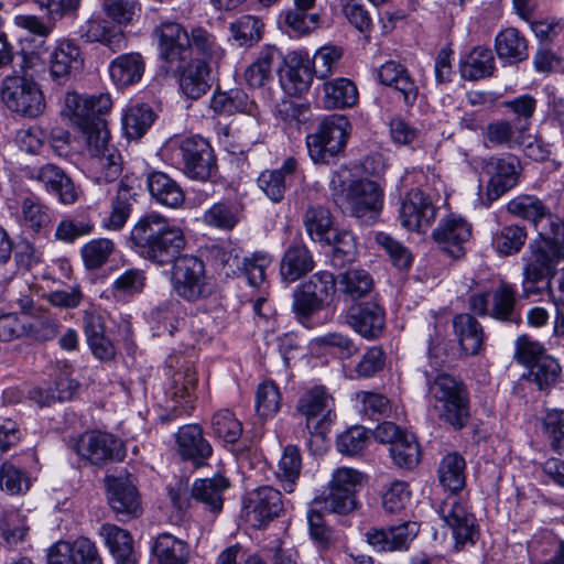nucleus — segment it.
<instances>
[{"instance_id":"nucleus-62","label":"nucleus","mask_w":564,"mask_h":564,"mask_svg":"<svg viewBox=\"0 0 564 564\" xmlns=\"http://www.w3.org/2000/svg\"><path fill=\"white\" fill-rule=\"evenodd\" d=\"M262 21L253 15H242L230 24L231 35L240 45L258 42L262 36Z\"/></svg>"},{"instance_id":"nucleus-43","label":"nucleus","mask_w":564,"mask_h":564,"mask_svg":"<svg viewBox=\"0 0 564 564\" xmlns=\"http://www.w3.org/2000/svg\"><path fill=\"white\" fill-rule=\"evenodd\" d=\"M507 210L516 217L533 223L535 226H538L539 221L546 218L550 219L552 228L555 226V224L551 221L549 208L536 196L519 195L507 204Z\"/></svg>"},{"instance_id":"nucleus-14","label":"nucleus","mask_w":564,"mask_h":564,"mask_svg":"<svg viewBox=\"0 0 564 564\" xmlns=\"http://www.w3.org/2000/svg\"><path fill=\"white\" fill-rule=\"evenodd\" d=\"M107 499L118 521L126 522L142 513L140 496L127 477L106 476Z\"/></svg>"},{"instance_id":"nucleus-41","label":"nucleus","mask_w":564,"mask_h":564,"mask_svg":"<svg viewBox=\"0 0 564 564\" xmlns=\"http://www.w3.org/2000/svg\"><path fill=\"white\" fill-rule=\"evenodd\" d=\"M153 554L160 564H187L189 546L172 534L162 533L156 538Z\"/></svg>"},{"instance_id":"nucleus-38","label":"nucleus","mask_w":564,"mask_h":564,"mask_svg":"<svg viewBox=\"0 0 564 564\" xmlns=\"http://www.w3.org/2000/svg\"><path fill=\"white\" fill-rule=\"evenodd\" d=\"M322 102L326 109L352 107L358 100L356 85L348 78H336L323 85Z\"/></svg>"},{"instance_id":"nucleus-44","label":"nucleus","mask_w":564,"mask_h":564,"mask_svg":"<svg viewBox=\"0 0 564 564\" xmlns=\"http://www.w3.org/2000/svg\"><path fill=\"white\" fill-rule=\"evenodd\" d=\"M465 459L457 453L447 454L440 463L437 474L443 487L451 494L462 490L466 482Z\"/></svg>"},{"instance_id":"nucleus-31","label":"nucleus","mask_w":564,"mask_h":564,"mask_svg":"<svg viewBox=\"0 0 564 564\" xmlns=\"http://www.w3.org/2000/svg\"><path fill=\"white\" fill-rule=\"evenodd\" d=\"M454 334L460 349L469 356L479 354L485 343L481 324L470 314H457L453 318Z\"/></svg>"},{"instance_id":"nucleus-15","label":"nucleus","mask_w":564,"mask_h":564,"mask_svg":"<svg viewBox=\"0 0 564 564\" xmlns=\"http://www.w3.org/2000/svg\"><path fill=\"white\" fill-rule=\"evenodd\" d=\"M436 216V208L429 195L419 188L405 194L399 208V221L403 228L414 232L426 231Z\"/></svg>"},{"instance_id":"nucleus-40","label":"nucleus","mask_w":564,"mask_h":564,"mask_svg":"<svg viewBox=\"0 0 564 564\" xmlns=\"http://www.w3.org/2000/svg\"><path fill=\"white\" fill-rule=\"evenodd\" d=\"M337 285L346 301H357L371 292L373 280L366 270L352 269L337 275Z\"/></svg>"},{"instance_id":"nucleus-61","label":"nucleus","mask_w":564,"mask_h":564,"mask_svg":"<svg viewBox=\"0 0 564 564\" xmlns=\"http://www.w3.org/2000/svg\"><path fill=\"white\" fill-rule=\"evenodd\" d=\"M94 230V223L87 217H69L61 220L55 230V238L70 243L76 239L88 236Z\"/></svg>"},{"instance_id":"nucleus-56","label":"nucleus","mask_w":564,"mask_h":564,"mask_svg":"<svg viewBox=\"0 0 564 564\" xmlns=\"http://www.w3.org/2000/svg\"><path fill=\"white\" fill-rule=\"evenodd\" d=\"M238 221V208L224 202L215 203L203 215L205 225L220 230H231Z\"/></svg>"},{"instance_id":"nucleus-5","label":"nucleus","mask_w":564,"mask_h":564,"mask_svg":"<svg viewBox=\"0 0 564 564\" xmlns=\"http://www.w3.org/2000/svg\"><path fill=\"white\" fill-rule=\"evenodd\" d=\"M349 134L350 123L345 116H327L306 138L310 158L315 163H329L344 151Z\"/></svg>"},{"instance_id":"nucleus-28","label":"nucleus","mask_w":564,"mask_h":564,"mask_svg":"<svg viewBox=\"0 0 564 564\" xmlns=\"http://www.w3.org/2000/svg\"><path fill=\"white\" fill-rule=\"evenodd\" d=\"M297 170L294 158H288L276 170H265L258 177L260 189L274 203L283 199L286 187L291 184Z\"/></svg>"},{"instance_id":"nucleus-4","label":"nucleus","mask_w":564,"mask_h":564,"mask_svg":"<svg viewBox=\"0 0 564 564\" xmlns=\"http://www.w3.org/2000/svg\"><path fill=\"white\" fill-rule=\"evenodd\" d=\"M426 384L437 417L454 430L463 429L469 419V398L465 384L445 372L429 378Z\"/></svg>"},{"instance_id":"nucleus-63","label":"nucleus","mask_w":564,"mask_h":564,"mask_svg":"<svg viewBox=\"0 0 564 564\" xmlns=\"http://www.w3.org/2000/svg\"><path fill=\"white\" fill-rule=\"evenodd\" d=\"M343 50L338 46L327 45L316 51L312 58L314 74L319 79L328 78L338 67Z\"/></svg>"},{"instance_id":"nucleus-7","label":"nucleus","mask_w":564,"mask_h":564,"mask_svg":"<svg viewBox=\"0 0 564 564\" xmlns=\"http://www.w3.org/2000/svg\"><path fill=\"white\" fill-rule=\"evenodd\" d=\"M1 99L7 107L29 117L39 116L44 109V99L39 85L26 77H7L0 89Z\"/></svg>"},{"instance_id":"nucleus-39","label":"nucleus","mask_w":564,"mask_h":564,"mask_svg":"<svg viewBox=\"0 0 564 564\" xmlns=\"http://www.w3.org/2000/svg\"><path fill=\"white\" fill-rule=\"evenodd\" d=\"M210 108L216 113L231 115L243 112L252 115L257 109L246 91L240 88H234L228 91H216L210 99Z\"/></svg>"},{"instance_id":"nucleus-12","label":"nucleus","mask_w":564,"mask_h":564,"mask_svg":"<svg viewBox=\"0 0 564 564\" xmlns=\"http://www.w3.org/2000/svg\"><path fill=\"white\" fill-rule=\"evenodd\" d=\"M75 449L82 458L97 466L121 460L124 457L122 442L111 434L98 431L82 434Z\"/></svg>"},{"instance_id":"nucleus-46","label":"nucleus","mask_w":564,"mask_h":564,"mask_svg":"<svg viewBox=\"0 0 564 564\" xmlns=\"http://www.w3.org/2000/svg\"><path fill=\"white\" fill-rule=\"evenodd\" d=\"M191 56L196 54V61L219 62L225 50L217 43L216 37L202 26H195L189 32Z\"/></svg>"},{"instance_id":"nucleus-22","label":"nucleus","mask_w":564,"mask_h":564,"mask_svg":"<svg viewBox=\"0 0 564 564\" xmlns=\"http://www.w3.org/2000/svg\"><path fill=\"white\" fill-rule=\"evenodd\" d=\"M98 535L113 557L116 564H137L139 553L131 533L112 523H102Z\"/></svg>"},{"instance_id":"nucleus-52","label":"nucleus","mask_w":564,"mask_h":564,"mask_svg":"<svg viewBox=\"0 0 564 564\" xmlns=\"http://www.w3.org/2000/svg\"><path fill=\"white\" fill-rule=\"evenodd\" d=\"M304 225L312 240L323 242L334 231L330 213L323 206H310L304 216Z\"/></svg>"},{"instance_id":"nucleus-35","label":"nucleus","mask_w":564,"mask_h":564,"mask_svg":"<svg viewBox=\"0 0 564 564\" xmlns=\"http://www.w3.org/2000/svg\"><path fill=\"white\" fill-rule=\"evenodd\" d=\"M196 386V372L189 367H186L184 370H178L173 375L172 383L166 393L175 403H180V409L174 406V411L186 414L191 412L195 399L194 392Z\"/></svg>"},{"instance_id":"nucleus-2","label":"nucleus","mask_w":564,"mask_h":564,"mask_svg":"<svg viewBox=\"0 0 564 564\" xmlns=\"http://www.w3.org/2000/svg\"><path fill=\"white\" fill-rule=\"evenodd\" d=\"M523 293H544L543 285L556 276L557 265L564 260V237L558 234L539 231L522 258Z\"/></svg>"},{"instance_id":"nucleus-8","label":"nucleus","mask_w":564,"mask_h":564,"mask_svg":"<svg viewBox=\"0 0 564 564\" xmlns=\"http://www.w3.org/2000/svg\"><path fill=\"white\" fill-rule=\"evenodd\" d=\"M184 174L196 181H210L217 173L216 158L209 142L198 135L188 137L178 147Z\"/></svg>"},{"instance_id":"nucleus-21","label":"nucleus","mask_w":564,"mask_h":564,"mask_svg":"<svg viewBox=\"0 0 564 564\" xmlns=\"http://www.w3.org/2000/svg\"><path fill=\"white\" fill-rule=\"evenodd\" d=\"M48 64L52 78L58 84H64L79 73L84 59L80 48L74 42L61 40L51 51Z\"/></svg>"},{"instance_id":"nucleus-59","label":"nucleus","mask_w":564,"mask_h":564,"mask_svg":"<svg viewBox=\"0 0 564 564\" xmlns=\"http://www.w3.org/2000/svg\"><path fill=\"white\" fill-rule=\"evenodd\" d=\"M214 434L227 443H236L242 434V424L229 410L216 412L212 419Z\"/></svg>"},{"instance_id":"nucleus-50","label":"nucleus","mask_w":564,"mask_h":564,"mask_svg":"<svg viewBox=\"0 0 564 564\" xmlns=\"http://www.w3.org/2000/svg\"><path fill=\"white\" fill-rule=\"evenodd\" d=\"M393 463L405 469L414 468L421 459V451L416 437L412 433L403 434V437L389 448Z\"/></svg>"},{"instance_id":"nucleus-27","label":"nucleus","mask_w":564,"mask_h":564,"mask_svg":"<svg viewBox=\"0 0 564 564\" xmlns=\"http://www.w3.org/2000/svg\"><path fill=\"white\" fill-rule=\"evenodd\" d=\"M378 79L382 85L393 87L399 91L406 106H413L419 96V87L408 69L394 62H386L378 69Z\"/></svg>"},{"instance_id":"nucleus-19","label":"nucleus","mask_w":564,"mask_h":564,"mask_svg":"<svg viewBox=\"0 0 564 564\" xmlns=\"http://www.w3.org/2000/svg\"><path fill=\"white\" fill-rule=\"evenodd\" d=\"M432 236L440 250L453 259H462L471 236V227L463 218L448 216L438 224Z\"/></svg>"},{"instance_id":"nucleus-13","label":"nucleus","mask_w":564,"mask_h":564,"mask_svg":"<svg viewBox=\"0 0 564 564\" xmlns=\"http://www.w3.org/2000/svg\"><path fill=\"white\" fill-rule=\"evenodd\" d=\"M314 63L307 51H291L284 57V65L280 69V83L283 90L290 96H302L311 88L314 74Z\"/></svg>"},{"instance_id":"nucleus-58","label":"nucleus","mask_w":564,"mask_h":564,"mask_svg":"<svg viewBox=\"0 0 564 564\" xmlns=\"http://www.w3.org/2000/svg\"><path fill=\"white\" fill-rule=\"evenodd\" d=\"M21 224L28 229L40 232L51 223L48 208L30 197L23 198L21 203Z\"/></svg>"},{"instance_id":"nucleus-20","label":"nucleus","mask_w":564,"mask_h":564,"mask_svg":"<svg viewBox=\"0 0 564 564\" xmlns=\"http://www.w3.org/2000/svg\"><path fill=\"white\" fill-rule=\"evenodd\" d=\"M47 564H102L99 551L90 539L58 541L47 552Z\"/></svg>"},{"instance_id":"nucleus-3","label":"nucleus","mask_w":564,"mask_h":564,"mask_svg":"<svg viewBox=\"0 0 564 564\" xmlns=\"http://www.w3.org/2000/svg\"><path fill=\"white\" fill-rule=\"evenodd\" d=\"M86 150L89 153L88 172L98 184L119 178L122 172L121 155L109 143L110 132L106 119H95L82 129Z\"/></svg>"},{"instance_id":"nucleus-47","label":"nucleus","mask_w":564,"mask_h":564,"mask_svg":"<svg viewBox=\"0 0 564 564\" xmlns=\"http://www.w3.org/2000/svg\"><path fill=\"white\" fill-rule=\"evenodd\" d=\"M302 468V457L300 449L295 445H288L278 464L276 478L285 492L294 491L296 480L300 477Z\"/></svg>"},{"instance_id":"nucleus-26","label":"nucleus","mask_w":564,"mask_h":564,"mask_svg":"<svg viewBox=\"0 0 564 564\" xmlns=\"http://www.w3.org/2000/svg\"><path fill=\"white\" fill-rule=\"evenodd\" d=\"M315 267L313 254L303 243H293L286 248L280 261V276L285 283H294Z\"/></svg>"},{"instance_id":"nucleus-23","label":"nucleus","mask_w":564,"mask_h":564,"mask_svg":"<svg viewBox=\"0 0 564 564\" xmlns=\"http://www.w3.org/2000/svg\"><path fill=\"white\" fill-rule=\"evenodd\" d=\"M348 325L366 339L379 337L384 329V311L376 303L351 306L347 313Z\"/></svg>"},{"instance_id":"nucleus-18","label":"nucleus","mask_w":564,"mask_h":564,"mask_svg":"<svg viewBox=\"0 0 564 564\" xmlns=\"http://www.w3.org/2000/svg\"><path fill=\"white\" fill-rule=\"evenodd\" d=\"M245 509L248 521L256 528H262L283 512L282 495L271 486L259 487L248 494Z\"/></svg>"},{"instance_id":"nucleus-24","label":"nucleus","mask_w":564,"mask_h":564,"mask_svg":"<svg viewBox=\"0 0 564 564\" xmlns=\"http://www.w3.org/2000/svg\"><path fill=\"white\" fill-rule=\"evenodd\" d=\"M176 445L182 459L192 460L197 466L202 465L213 453L209 442L204 437L203 430L197 424L180 427L176 433Z\"/></svg>"},{"instance_id":"nucleus-49","label":"nucleus","mask_w":564,"mask_h":564,"mask_svg":"<svg viewBox=\"0 0 564 564\" xmlns=\"http://www.w3.org/2000/svg\"><path fill=\"white\" fill-rule=\"evenodd\" d=\"M516 302L517 290L512 285L501 282L490 292V317L503 322L513 321Z\"/></svg>"},{"instance_id":"nucleus-1","label":"nucleus","mask_w":564,"mask_h":564,"mask_svg":"<svg viewBox=\"0 0 564 564\" xmlns=\"http://www.w3.org/2000/svg\"><path fill=\"white\" fill-rule=\"evenodd\" d=\"M135 252L156 264L171 267L173 291L183 300L196 302L207 294L206 271L202 259L182 254L187 246L184 230L156 213L141 216L130 231Z\"/></svg>"},{"instance_id":"nucleus-57","label":"nucleus","mask_w":564,"mask_h":564,"mask_svg":"<svg viewBox=\"0 0 564 564\" xmlns=\"http://www.w3.org/2000/svg\"><path fill=\"white\" fill-rule=\"evenodd\" d=\"M181 304L176 300H169L158 305L151 313L156 323V334L172 336L180 325Z\"/></svg>"},{"instance_id":"nucleus-17","label":"nucleus","mask_w":564,"mask_h":564,"mask_svg":"<svg viewBox=\"0 0 564 564\" xmlns=\"http://www.w3.org/2000/svg\"><path fill=\"white\" fill-rule=\"evenodd\" d=\"M345 209L357 218L372 219L382 205V193L370 180L352 181L345 192Z\"/></svg>"},{"instance_id":"nucleus-36","label":"nucleus","mask_w":564,"mask_h":564,"mask_svg":"<svg viewBox=\"0 0 564 564\" xmlns=\"http://www.w3.org/2000/svg\"><path fill=\"white\" fill-rule=\"evenodd\" d=\"M30 527L26 514L13 506L0 508V536L8 546L24 541Z\"/></svg>"},{"instance_id":"nucleus-48","label":"nucleus","mask_w":564,"mask_h":564,"mask_svg":"<svg viewBox=\"0 0 564 564\" xmlns=\"http://www.w3.org/2000/svg\"><path fill=\"white\" fill-rule=\"evenodd\" d=\"M525 240L527 231L524 227L506 225L492 234L491 243L500 256H512L522 249Z\"/></svg>"},{"instance_id":"nucleus-34","label":"nucleus","mask_w":564,"mask_h":564,"mask_svg":"<svg viewBox=\"0 0 564 564\" xmlns=\"http://www.w3.org/2000/svg\"><path fill=\"white\" fill-rule=\"evenodd\" d=\"M498 57L507 64H517L528 58V41L516 28L500 31L495 39Z\"/></svg>"},{"instance_id":"nucleus-33","label":"nucleus","mask_w":564,"mask_h":564,"mask_svg":"<svg viewBox=\"0 0 564 564\" xmlns=\"http://www.w3.org/2000/svg\"><path fill=\"white\" fill-rule=\"evenodd\" d=\"M145 63L140 53L131 52L116 57L109 66V74L117 86L133 85L143 76Z\"/></svg>"},{"instance_id":"nucleus-25","label":"nucleus","mask_w":564,"mask_h":564,"mask_svg":"<svg viewBox=\"0 0 564 564\" xmlns=\"http://www.w3.org/2000/svg\"><path fill=\"white\" fill-rule=\"evenodd\" d=\"M230 482L224 476L196 479L191 487L193 501L203 505L204 509L213 514H218L224 506V492Z\"/></svg>"},{"instance_id":"nucleus-29","label":"nucleus","mask_w":564,"mask_h":564,"mask_svg":"<svg viewBox=\"0 0 564 564\" xmlns=\"http://www.w3.org/2000/svg\"><path fill=\"white\" fill-rule=\"evenodd\" d=\"M177 70L180 88L187 98L198 99L209 90L210 68L205 61H187Z\"/></svg>"},{"instance_id":"nucleus-54","label":"nucleus","mask_w":564,"mask_h":564,"mask_svg":"<svg viewBox=\"0 0 564 564\" xmlns=\"http://www.w3.org/2000/svg\"><path fill=\"white\" fill-rule=\"evenodd\" d=\"M105 15L120 25L131 24L141 12L139 0H99Z\"/></svg>"},{"instance_id":"nucleus-32","label":"nucleus","mask_w":564,"mask_h":564,"mask_svg":"<svg viewBox=\"0 0 564 564\" xmlns=\"http://www.w3.org/2000/svg\"><path fill=\"white\" fill-rule=\"evenodd\" d=\"M148 188L152 198L163 206L177 208L183 205L185 195L178 183L163 172H153L148 176Z\"/></svg>"},{"instance_id":"nucleus-53","label":"nucleus","mask_w":564,"mask_h":564,"mask_svg":"<svg viewBox=\"0 0 564 564\" xmlns=\"http://www.w3.org/2000/svg\"><path fill=\"white\" fill-rule=\"evenodd\" d=\"M561 372L562 368L555 358L542 357L529 368L527 378L539 390H549L556 383Z\"/></svg>"},{"instance_id":"nucleus-16","label":"nucleus","mask_w":564,"mask_h":564,"mask_svg":"<svg viewBox=\"0 0 564 564\" xmlns=\"http://www.w3.org/2000/svg\"><path fill=\"white\" fill-rule=\"evenodd\" d=\"M484 171L489 176L488 198L496 200L518 184L521 164L519 159L512 154L490 156L485 162Z\"/></svg>"},{"instance_id":"nucleus-42","label":"nucleus","mask_w":564,"mask_h":564,"mask_svg":"<svg viewBox=\"0 0 564 564\" xmlns=\"http://www.w3.org/2000/svg\"><path fill=\"white\" fill-rule=\"evenodd\" d=\"M495 70V57L490 48L477 46L471 50L460 64L465 79L478 80L491 76Z\"/></svg>"},{"instance_id":"nucleus-10","label":"nucleus","mask_w":564,"mask_h":564,"mask_svg":"<svg viewBox=\"0 0 564 564\" xmlns=\"http://www.w3.org/2000/svg\"><path fill=\"white\" fill-rule=\"evenodd\" d=\"M335 402L325 387L317 386L305 391L296 404L297 412L305 417L312 435H322L335 417Z\"/></svg>"},{"instance_id":"nucleus-55","label":"nucleus","mask_w":564,"mask_h":564,"mask_svg":"<svg viewBox=\"0 0 564 564\" xmlns=\"http://www.w3.org/2000/svg\"><path fill=\"white\" fill-rule=\"evenodd\" d=\"M323 242L333 247L332 262L335 267H343L355 258V237L348 230H334Z\"/></svg>"},{"instance_id":"nucleus-45","label":"nucleus","mask_w":564,"mask_h":564,"mask_svg":"<svg viewBox=\"0 0 564 564\" xmlns=\"http://www.w3.org/2000/svg\"><path fill=\"white\" fill-rule=\"evenodd\" d=\"M155 115L145 104H135L127 108L122 116V129L129 139H140L154 122Z\"/></svg>"},{"instance_id":"nucleus-9","label":"nucleus","mask_w":564,"mask_h":564,"mask_svg":"<svg viewBox=\"0 0 564 564\" xmlns=\"http://www.w3.org/2000/svg\"><path fill=\"white\" fill-rule=\"evenodd\" d=\"M454 494H449L438 506V513L452 529L455 549L462 550L465 545H474L478 535L476 519L468 511L464 501Z\"/></svg>"},{"instance_id":"nucleus-6","label":"nucleus","mask_w":564,"mask_h":564,"mask_svg":"<svg viewBox=\"0 0 564 564\" xmlns=\"http://www.w3.org/2000/svg\"><path fill=\"white\" fill-rule=\"evenodd\" d=\"M160 59L169 69H180L191 58L189 33L176 21H163L152 32Z\"/></svg>"},{"instance_id":"nucleus-64","label":"nucleus","mask_w":564,"mask_h":564,"mask_svg":"<svg viewBox=\"0 0 564 564\" xmlns=\"http://www.w3.org/2000/svg\"><path fill=\"white\" fill-rule=\"evenodd\" d=\"M301 285L325 304L336 293L337 278L329 271H318Z\"/></svg>"},{"instance_id":"nucleus-30","label":"nucleus","mask_w":564,"mask_h":564,"mask_svg":"<svg viewBox=\"0 0 564 564\" xmlns=\"http://www.w3.org/2000/svg\"><path fill=\"white\" fill-rule=\"evenodd\" d=\"M484 139L487 147L516 149L523 145L529 133L524 132L522 124L517 126L507 119H499L487 124Z\"/></svg>"},{"instance_id":"nucleus-11","label":"nucleus","mask_w":564,"mask_h":564,"mask_svg":"<svg viewBox=\"0 0 564 564\" xmlns=\"http://www.w3.org/2000/svg\"><path fill=\"white\" fill-rule=\"evenodd\" d=\"M25 175L28 180L37 182L48 195L56 197L63 205H73L80 196V187L56 164L46 163L28 167Z\"/></svg>"},{"instance_id":"nucleus-60","label":"nucleus","mask_w":564,"mask_h":564,"mask_svg":"<svg viewBox=\"0 0 564 564\" xmlns=\"http://www.w3.org/2000/svg\"><path fill=\"white\" fill-rule=\"evenodd\" d=\"M113 251V242L107 238L93 239L82 248V258L87 269L95 270L104 265Z\"/></svg>"},{"instance_id":"nucleus-37","label":"nucleus","mask_w":564,"mask_h":564,"mask_svg":"<svg viewBox=\"0 0 564 564\" xmlns=\"http://www.w3.org/2000/svg\"><path fill=\"white\" fill-rule=\"evenodd\" d=\"M280 51L273 45H265L253 63L243 72V79L249 87L261 88L272 80V72Z\"/></svg>"},{"instance_id":"nucleus-51","label":"nucleus","mask_w":564,"mask_h":564,"mask_svg":"<svg viewBox=\"0 0 564 564\" xmlns=\"http://www.w3.org/2000/svg\"><path fill=\"white\" fill-rule=\"evenodd\" d=\"M315 506H322L326 511L337 514H348L357 506V496L328 485L327 494L314 499Z\"/></svg>"}]
</instances>
